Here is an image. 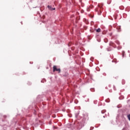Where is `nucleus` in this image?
Returning a JSON list of instances; mask_svg holds the SVG:
<instances>
[{
    "instance_id": "f257e3e1",
    "label": "nucleus",
    "mask_w": 130,
    "mask_h": 130,
    "mask_svg": "<svg viewBox=\"0 0 130 130\" xmlns=\"http://www.w3.org/2000/svg\"><path fill=\"white\" fill-rule=\"evenodd\" d=\"M98 8L95 10L96 12H100L99 15H101L102 11L103 10L102 5H98Z\"/></svg>"
},
{
    "instance_id": "f03ea898",
    "label": "nucleus",
    "mask_w": 130,
    "mask_h": 130,
    "mask_svg": "<svg viewBox=\"0 0 130 130\" xmlns=\"http://www.w3.org/2000/svg\"><path fill=\"white\" fill-rule=\"evenodd\" d=\"M53 72H58L59 73H60V69L57 68V66H54L53 67Z\"/></svg>"
},
{
    "instance_id": "7ed1b4c3",
    "label": "nucleus",
    "mask_w": 130,
    "mask_h": 130,
    "mask_svg": "<svg viewBox=\"0 0 130 130\" xmlns=\"http://www.w3.org/2000/svg\"><path fill=\"white\" fill-rule=\"evenodd\" d=\"M47 7L49 9V10H50V11H54V10H55V8H53L51 6L49 5H48Z\"/></svg>"
},
{
    "instance_id": "20e7f679",
    "label": "nucleus",
    "mask_w": 130,
    "mask_h": 130,
    "mask_svg": "<svg viewBox=\"0 0 130 130\" xmlns=\"http://www.w3.org/2000/svg\"><path fill=\"white\" fill-rule=\"evenodd\" d=\"M95 31L98 33H99L100 32H101V29H100V28H99L98 29H95Z\"/></svg>"
},
{
    "instance_id": "39448f33",
    "label": "nucleus",
    "mask_w": 130,
    "mask_h": 130,
    "mask_svg": "<svg viewBox=\"0 0 130 130\" xmlns=\"http://www.w3.org/2000/svg\"><path fill=\"white\" fill-rule=\"evenodd\" d=\"M128 119L130 121V114L127 115Z\"/></svg>"
},
{
    "instance_id": "423d86ee",
    "label": "nucleus",
    "mask_w": 130,
    "mask_h": 130,
    "mask_svg": "<svg viewBox=\"0 0 130 130\" xmlns=\"http://www.w3.org/2000/svg\"><path fill=\"white\" fill-rule=\"evenodd\" d=\"M114 44H113V43H111L110 44V45L113 46Z\"/></svg>"
},
{
    "instance_id": "0eeeda50",
    "label": "nucleus",
    "mask_w": 130,
    "mask_h": 130,
    "mask_svg": "<svg viewBox=\"0 0 130 130\" xmlns=\"http://www.w3.org/2000/svg\"><path fill=\"white\" fill-rule=\"evenodd\" d=\"M117 28H118V29H120V26L117 27Z\"/></svg>"
},
{
    "instance_id": "6e6552de",
    "label": "nucleus",
    "mask_w": 130,
    "mask_h": 130,
    "mask_svg": "<svg viewBox=\"0 0 130 130\" xmlns=\"http://www.w3.org/2000/svg\"><path fill=\"white\" fill-rule=\"evenodd\" d=\"M123 130H125V128L123 129Z\"/></svg>"
}]
</instances>
